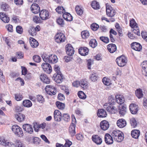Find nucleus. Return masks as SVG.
Returning <instances> with one entry per match:
<instances>
[{"label": "nucleus", "instance_id": "52", "mask_svg": "<svg viewBox=\"0 0 147 147\" xmlns=\"http://www.w3.org/2000/svg\"><path fill=\"white\" fill-rule=\"evenodd\" d=\"M56 11L59 14L63 13L64 9L62 6H58L55 9Z\"/></svg>", "mask_w": 147, "mask_h": 147}, {"label": "nucleus", "instance_id": "56", "mask_svg": "<svg viewBox=\"0 0 147 147\" xmlns=\"http://www.w3.org/2000/svg\"><path fill=\"white\" fill-rule=\"evenodd\" d=\"M15 99L17 101L21 100L23 98V96L22 95L19 93H17L15 95Z\"/></svg>", "mask_w": 147, "mask_h": 147}, {"label": "nucleus", "instance_id": "55", "mask_svg": "<svg viewBox=\"0 0 147 147\" xmlns=\"http://www.w3.org/2000/svg\"><path fill=\"white\" fill-rule=\"evenodd\" d=\"M100 40L105 43H108L109 42V39L107 37L102 36L100 37Z\"/></svg>", "mask_w": 147, "mask_h": 147}, {"label": "nucleus", "instance_id": "15", "mask_svg": "<svg viewBox=\"0 0 147 147\" xmlns=\"http://www.w3.org/2000/svg\"><path fill=\"white\" fill-rule=\"evenodd\" d=\"M54 119L55 121H60L61 120L62 118L60 111L58 110H55L54 113Z\"/></svg>", "mask_w": 147, "mask_h": 147}, {"label": "nucleus", "instance_id": "42", "mask_svg": "<svg viewBox=\"0 0 147 147\" xmlns=\"http://www.w3.org/2000/svg\"><path fill=\"white\" fill-rule=\"evenodd\" d=\"M73 17L69 13L65 12V20L67 21H71L72 20Z\"/></svg>", "mask_w": 147, "mask_h": 147}, {"label": "nucleus", "instance_id": "49", "mask_svg": "<svg viewBox=\"0 0 147 147\" xmlns=\"http://www.w3.org/2000/svg\"><path fill=\"white\" fill-rule=\"evenodd\" d=\"M28 32L29 34L32 36H34L36 35V32L35 30L33 27L30 28Z\"/></svg>", "mask_w": 147, "mask_h": 147}, {"label": "nucleus", "instance_id": "27", "mask_svg": "<svg viewBox=\"0 0 147 147\" xmlns=\"http://www.w3.org/2000/svg\"><path fill=\"white\" fill-rule=\"evenodd\" d=\"M116 102L119 104H122L125 101V98L121 95H117L115 96Z\"/></svg>", "mask_w": 147, "mask_h": 147}, {"label": "nucleus", "instance_id": "64", "mask_svg": "<svg viewBox=\"0 0 147 147\" xmlns=\"http://www.w3.org/2000/svg\"><path fill=\"white\" fill-rule=\"evenodd\" d=\"M65 142V147H69L72 144V142L68 139L66 140Z\"/></svg>", "mask_w": 147, "mask_h": 147}, {"label": "nucleus", "instance_id": "13", "mask_svg": "<svg viewBox=\"0 0 147 147\" xmlns=\"http://www.w3.org/2000/svg\"><path fill=\"white\" fill-rule=\"evenodd\" d=\"M76 126L75 124L71 123L69 128L68 131L69 133L72 137L74 136L76 134Z\"/></svg>", "mask_w": 147, "mask_h": 147}, {"label": "nucleus", "instance_id": "38", "mask_svg": "<svg viewBox=\"0 0 147 147\" xmlns=\"http://www.w3.org/2000/svg\"><path fill=\"white\" fill-rule=\"evenodd\" d=\"M92 7L94 9H98L100 8V5L99 3L96 1H93L91 3Z\"/></svg>", "mask_w": 147, "mask_h": 147}, {"label": "nucleus", "instance_id": "3", "mask_svg": "<svg viewBox=\"0 0 147 147\" xmlns=\"http://www.w3.org/2000/svg\"><path fill=\"white\" fill-rule=\"evenodd\" d=\"M103 107L104 108L110 113H115L117 109L113 104L106 103L103 105Z\"/></svg>", "mask_w": 147, "mask_h": 147}, {"label": "nucleus", "instance_id": "16", "mask_svg": "<svg viewBox=\"0 0 147 147\" xmlns=\"http://www.w3.org/2000/svg\"><path fill=\"white\" fill-rule=\"evenodd\" d=\"M30 9L32 12L35 14L37 13L40 11V8L36 3H33Z\"/></svg>", "mask_w": 147, "mask_h": 147}, {"label": "nucleus", "instance_id": "17", "mask_svg": "<svg viewBox=\"0 0 147 147\" xmlns=\"http://www.w3.org/2000/svg\"><path fill=\"white\" fill-rule=\"evenodd\" d=\"M109 134H106L105 135V140L107 144H111L113 143V141L112 137Z\"/></svg>", "mask_w": 147, "mask_h": 147}, {"label": "nucleus", "instance_id": "58", "mask_svg": "<svg viewBox=\"0 0 147 147\" xmlns=\"http://www.w3.org/2000/svg\"><path fill=\"white\" fill-rule=\"evenodd\" d=\"M14 109L15 112H22L23 110V109L22 107L18 105H16L14 107Z\"/></svg>", "mask_w": 147, "mask_h": 147}, {"label": "nucleus", "instance_id": "5", "mask_svg": "<svg viewBox=\"0 0 147 147\" xmlns=\"http://www.w3.org/2000/svg\"><path fill=\"white\" fill-rule=\"evenodd\" d=\"M116 61L118 66L123 67L126 64L127 59L125 56L122 55L117 58Z\"/></svg>", "mask_w": 147, "mask_h": 147}, {"label": "nucleus", "instance_id": "4", "mask_svg": "<svg viewBox=\"0 0 147 147\" xmlns=\"http://www.w3.org/2000/svg\"><path fill=\"white\" fill-rule=\"evenodd\" d=\"M11 129L15 134L20 136L23 135L22 129L17 125H14L12 126Z\"/></svg>", "mask_w": 147, "mask_h": 147}, {"label": "nucleus", "instance_id": "54", "mask_svg": "<svg viewBox=\"0 0 147 147\" xmlns=\"http://www.w3.org/2000/svg\"><path fill=\"white\" fill-rule=\"evenodd\" d=\"M130 123L131 126L134 128L137 126V123L136 120L134 118H131L130 119Z\"/></svg>", "mask_w": 147, "mask_h": 147}, {"label": "nucleus", "instance_id": "33", "mask_svg": "<svg viewBox=\"0 0 147 147\" xmlns=\"http://www.w3.org/2000/svg\"><path fill=\"white\" fill-rule=\"evenodd\" d=\"M107 48L108 51L111 53H113L115 52L117 49L116 45L113 44L108 45L107 46Z\"/></svg>", "mask_w": 147, "mask_h": 147}, {"label": "nucleus", "instance_id": "45", "mask_svg": "<svg viewBox=\"0 0 147 147\" xmlns=\"http://www.w3.org/2000/svg\"><path fill=\"white\" fill-rule=\"evenodd\" d=\"M102 82L104 84L107 86H109L111 84L110 80L106 77H104L103 78Z\"/></svg>", "mask_w": 147, "mask_h": 147}, {"label": "nucleus", "instance_id": "28", "mask_svg": "<svg viewBox=\"0 0 147 147\" xmlns=\"http://www.w3.org/2000/svg\"><path fill=\"white\" fill-rule=\"evenodd\" d=\"M141 65L142 67V73L145 76H147V61H144Z\"/></svg>", "mask_w": 147, "mask_h": 147}, {"label": "nucleus", "instance_id": "57", "mask_svg": "<svg viewBox=\"0 0 147 147\" xmlns=\"http://www.w3.org/2000/svg\"><path fill=\"white\" fill-rule=\"evenodd\" d=\"M36 98L37 101L40 103H42L44 102V98L41 95H38L37 96Z\"/></svg>", "mask_w": 147, "mask_h": 147}, {"label": "nucleus", "instance_id": "48", "mask_svg": "<svg viewBox=\"0 0 147 147\" xmlns=\"http://www.w3.org/2000/svg\"><path fill=\"white\" fill-rule=\"evenodd\" d=\"M9 5L6 3H2L1 5V9L4 11H6L8 9Z\"/></svg>", "mask_w": 147, "mask_h": 147}, {"label": "nucleus", "instance_id": "62", "mask_svg": "<svg viewBox=\"0 0 147 147\" xmlns=\"http://www.w3.org/2000/svg\"><path fill=\"white\" fill-rule=\"evenodd\" d=\"M15 145L17 147H22L24 146L22 142L18 140L16 141L15 142Z\"/></svg>", "mask_w": 147, "mask_h": 147}, {"label": "nucleus", "instance_id": "20", "mask_svg": "<svg viewBox=\"0 0 147 147\" xmlns=\"http://www.w3.org/2000/svg\"><path fill=\"white\" fill-rule=\"evenodd\" d=\"M23 128L24 131L29 133L31 134L33 132L32 127L29 124H24L23 125Z\"/></svg>", "mask_w": 147, "mask_h": 147}, {"label": "nucleus", "instance_id": "18", "mask_svg": "<svg viewBox=\"0 0 147 147\" xmlns=\"http://www.w3.org/2000/svg\"><path fill=\"white\" fill-rule=\"evenodd\" d=\"M109 123L107 121L104 120L102 121L100 123L101 128L103 130H106L109 127Z\"/></svg>", "mask_w": 147, "mask_h": 147}, {"label": "nucleus", "instance_id": "11", "mask_svg": "<svg viewBox=\"0 0 147 147\" xmlns=\"http://www.w3.org/2000/svg\"><path fill=\"white\" fill-rule=\"evenodd\" d=\"M55 40L57 43H61L64 41V34L61 33L57 34L55 36Z\"/></svg>", "mask_w": 147, "mask_h": 147}, {"label": "nucleus", "instance_id": "30", "mask_svg": "<svg viewBox=\"0 0 147 147\" xmlns=\"http://www.w3.org/2000/svg\"><path fill=\"white\" fill-rule=\"evenodd\" d=\"M79 86L84 89L87 88L88 87V83L85 80H82L80 81Z\"/></svg>", "mask_w": 147, "mask_h": 147}, {"label": "nucleus", "instance_id": "6", "mask_svg": "<svg viewBox=\"0 0 147 147\" xmlns=\"http://www.w3.org/2000/svg\"><path fill=\"white\" fill-rule=\"evenodd\" d=\"M45 89L46 92L49 95H54L56 93V89L54 86L47 85L46 86Z\"/></svg>", "mask_w": 147, "mask_h": 147}, {"label": "nucleus", "instance_id": "19", "mask_svg": "<svg viewBox=\"0 0 147 147\" xmlns=\"http://www.w3.org/2000/svg\"><path fill=\"white\" fill-rule=\"evenodd\" d=\"M129 110L132 114H135L138 111V106L135 104H131L129 106Z\"/></svg>", "mask_w": 147, "mask_h": 147}, {"label": "nucleus", "instance_id": "60", "mask_svg": "<svg viewBox=\"0 0 147 147\" xmlns=\"http://www.w3.org/2000/svg\"><path fill=\"white\" fill-rule=\"evenodd\" d=\"M16 29V32L18 33L21 34L23 33V29L21 26H17Z\"/></svg>", "mask_w": 147, "mask_h": 147}, {"label": "nucleus", "instance_id": "25", "mask_svg": "<svg viewBox=\"0 0 147 147\" xmlns=\"http://www.w3.org/2000/svg\"><path fill=\"white\" fill-rule=\"evenodd\" d=\"M97 115L100 117H104L107 116V113L104 109H98L97 112Z\"/></svg>", "mask_w": 147, "mask_h": 147}, {"label": "nucleus", "instance_id": "22", "mask_svg": "<svg viewBox=\"0 0 147 147\" xmlns=\"http://www.w3.org/2000/svg\"><path fill=\"white\" fill-rule=\"evenodd\" d=\"M40 79L42 81L46 84H49L50 80L47 76L44 74H42L40 76Z\"/></svg>", "mask_w": 147, "mask_h": 147}, {"label": "nucleus", "instance_id": "29", "mask_svg": "<svg viewBox=\"0 0 147 147\" xmlns=\"http://www.w3.org/2000/svg\"><path fill=\"white\" fill-rule=\"evenodd\" d=\"M15 118L19 122H21L24 121L25 118V115L21 113H19L18 114L15 115Z\"/></svg>", "mask_w": 147, "mask_h": 147}, {"label": "nucleus", "instance_id": "24", "mask_svg": "<svg viewBox=\"0 0 147 147\" xmlns=\"http://www.w3.org/2000/svg\"><path fill=\"white\" fill-rule=\"evenodd\" d=\"M92 139L93 142L97 144H100L102 142V138L98 135L92 136Z\"/></svg>", "mask_w": 147, "mask_h": 147}, {"label": "nucleus", "instance_id": "34", "mask_svg": "<svg viewBox=\"0 0 147 147\" xmlns=\"http://www.w3.org/2000/svg\"><path fill=\"white\" fill-rule=\"evenodd\" d=\"M49 63H51L54 64L56 63L58 61L57 56L54 55H51Z\"/></svg>", "mask_w": 147, "mask_h": 147}, {"label": "nucleus", "instance_id": "1", "mask_svg": "<svg viewBox=\"0 0 147 147\" xmlns=\"http://www.w3.org/2000/svg\"><path fill=\"white\" fill-rule=\"evenodd\" d=\"M123 134L119 130H114L112 133V136L115 140L117 142L122 141L124 139Z\"/></svg>", "mask_w": 147, "mask_h": 147}, {"label": "nucleus", "instance_id": "23", "mask_svg": "<svg viewBox=\"0 0 147 147\" xmlns=\"http://www.w3.org/2000/svg\"><path fill=\"white\" fill-rule=\"evenodd\" d=\"M88 51V49L86 47H82L79 49L78 50L79 53L82 56H86L87 55Z\"/></svg>", "mask_w": 147, "mask_h": 147}, {"label": "nucleus", "instance_id": "14", "mask_svg": "<svg viewBox=\"0 0 147 147\" xmlns=\"http://www.w3.org/2000/svg\"><path fill=\"white\" fill-rule=\"evenodd\" d=\"M0 144L3 145L5 147H14V144L11 142H9L4 139L0 140Z\"/></svg>", "mask_w": 147, "mask_h": 147}, {"label": "nucleus", "instance_id": "40", "mask_svg": "<svg viewBox=\"0 0 147 147\" xmlns=\"http://www.w3.org/2000/svg\"><path fill=\"white\" fill-rule=\"evenodd\" d=\"M81 35L83 38L86 39L89 37L90 34L88 31L85 30L82 32Z\"/></svg>", "mask_w": 147, "mask_h": 147}, {"label": "nucleus", "instance_id": "47", "mask_svg": "<svg viewBox=\"0 0 147 147\" xmlns=\"http://www.w3.org/2000/svg\"><path fill=\"white\" fill-rule=\"evenodd\" d=\"M32 142L33 143L36 145H38L40 142V140L38 137H34L32 139Z\"/></svg>", "mask_w": 147, "mask_h": 147}, {"label": "nucleus", "instance_id": "9", "mask_svg": "<svg viewBox=\"0 0 147 147\" xmlns=\"http://www.w3.org/2000/svg\"><path fill=\"white\" fill-rule=\"evenodd\" d=\"M41 66L43 70L47 73L49 74L52 71V68L49 64L46 63H43Z\"/></svg>", "mask_w": 147, "mask_h": 147}, {"label": "nucleus", "instance_id": "10", "mask_svg": "<svg viewBox=\"0 0 147 147\" xmlns=\"http://www.w3.org/2000/svg\"><path fill=\"white\" fill-rule=\"evenodd\" d=\"M66 52L69 56H72L74 53V48L70 44H68L65 47Z\"/></svg>", "mask_w": 147, "mask_h": 147}, {"label": "nucleus", "instance_id": "8", "mask_svg": "<svg viewBox=\"0 0 147 147\" xmlns=\"http://www.w3.org/2000/svg\"><path fill=\"white\" fill-rule=\"evenodd\" d=\"M49 15V12L46 10L43 9L40 11L39 16L42 20H46L48 19Z\"/></svg>", "mask_w": 147, "mask_h": 147}, {"label": "nucleus", "instance_id": "12", "mask_svg": "<svg viewBox=\"0 0 147 147\" xmlns=\"http://www.w3.org/2000/svg\"><path fill=\"white\" fill-rule=\"evenodd\" d=\"M63 76L61 73L55 74L53 76L55 81L57 83H60L63 81Z\"/></svg>", "mask_w": 147, "mask_h": 147}, {"label": "nucleus", "instance_id": "59", "mask_svg": "<svg viewBox=\"0 0 147 147\" xmlns=\"http://www.w3.org/2000/svg\"><path fill=\"white\" fill-rule=\"evenodd\" d=\"M91 27L92 30L95 31L98 29L99 28V26L96 23H93L91 25Z\"/></svg>", "mask_w": 147, "mask_h": 147}, {"label": "nucleus", "instance_id": "21", "mask_svg": "<svg viewBox=\"0 0 147 147\" xmlns=\"http://www.w3.org/2000/svg\"><path fill=\"white\" fill-rule=\"evenodd\" d=\"M131 48L135 51H140L142 49L141 45L139 43L136 42H134L131 45Z\"/></svg>", "mask_w": 147, "mask_h": 147}, {"label": "nucleus", "instance_id": "43", "mask_svg": "<svg viewBox=\"0 0 147 147\" xmlns=\"http://www.w3.org/2000/svg\"><path fill=\"white\" fill-rule=\"evenodd\" d=\"M57 107L61 110H63L64 109V104L60 102L57 101L56 102Z\"/></svg>", "mask_w": 147, "mask_h": 147}, {"label": "nucleus", "instance_id": "7", "mask_svg": "<svg viewBox=\"0 0 147 147\" xmlns=\"http://www.w3.org/2000/svg\"><path fill=\"white\" fill-rule=\"evenodd\" d=\"M106 9L107 14L108 16L111 17L114 16L115 14V10L110 5L108 4H106Z\"/></svg>", "mask_w": 147, "mask_h": 147}, {"label": "nucleus", "instance_id": "31", "mask_svg": "<svg viewBox=\"0 0 147 147\" xmlns=\"http://www.w3.org/2000/svg\"><path fill=\"white\" fill-rule=\"evenodd\" d=\"M0 18L4 23H7L9 21V18L4 13H0Z\"/></svg>", "mask_w": 147, "mask_h": 147}, {"label": "nucleus", "instance_id": "41", "mask_svg": "<svg viewBox=\"0 0 147 147\" xmlns=\"http://www.w3.org/2000/svg\"><path fill=\"white\" fill-rule=\"evenodd\" d=\"M51 55H48L46 54H43L42 56V57L43 59V60L45 62H49V58H50Z\"/></svg>", "mask_w": 147, "mask_h": 147}, {"label": "nucleus", "instance_id": "53", "mask_svg": "<svg viewBox=\"0 0 147 147\" xmlns=\"http://www.w3.org/2000/svg\"><path fill=\"white\" fill-rule=\"evenodd\" d=\"M78 95L79 97L82 99H85L86 98V96L82 91H79L78 93Z\"/></svg>", "mask_w": 147, "mask_h": 147}, {"label": "nucleus", "instance_id": "63", "mask_svg": "<svg viewBox=\"0 0 147 147\" xmlns=\"http://www.w3.org/2000/svg\"><path fill=\"white\" fill-rule=\"evenodd\" d=\"M33 21L36 23H40L41 22V20L40 18L36 16H35L34 17Z\"/></svg>", "mask_w": 147, "mask_h": 147}, {"label": "nucleus", "instance_id": "2", "mask_svg": "<svg viewBox=\"0 0 147 147\" xmlns=\"http://www.w3.org/2000/svg\"><path fill=\"white\" fill-rule=\"evenodd\" d=\"M130 26L132 28V31L133 32L138 35H140V34L139 30L137 26V24L135 20L132 19L130 21Z\"/></svg>", "mask_w": 147, "mask_h": 147}, {"label": "nucleus", "instance_id": "50", "mask_svg": "<svg viewBox=\"0 0 147 147\" xmlns=\"http://www.w3.org/2000/svg\"><path fill=\"white\" fill-rule=\"evenodd\" d=\"M57 22L61 26L63 27L64 24L63 19L59 18L57 20Z\"/></svg>", "mask_w": 147, "mask_h": 147}, {"label": "nucleus", "instance_id": "51", "mask_svg": "<svg viewBox=\"0 0 147 147\" xmlns=\"http://www.w3.org/2000/svg\"><path fill=\"white\" fill-rule=\"evenodd\" d=\"M77 14L79 15H81L83 13V10L79 6H76L75 8Z\"/></svg>", "mask_w": 147, "mask_h": 147}, {"label": "nucleus", "instance_id": "36", "mask_svg": "<svg viewBox=\"0 0 147 147\" xmlns=\"http://www.w3.org/2000/svg\"><path fill=\"white\" fill-rule=\"evenodd\" d=\"M135 94L137 97L139 99L142 98L143 94L142 90L140 88H138L136 90L135 92Z\"/></svg>", "mask_w": 147, "mask_h": 147}, {"label": "nucleus", "instance_id": "61", "mask_svg": "<svg viewBox=\"0 0 147 147\" xmlns=\"http://www.w3.org/2000/svg\"><path fill=\"white\" fill-rule=\"evenodd\" d=\"M33 59L34 61L36 62H39L41 61L40 57L38 55H36L33 56Z\"/></svg>", "mask_w": 147, "mask_h": 147}, {"label": "nucleus", "instance_id": "44", "mask_svg": "<svg viewBox=\"0 0 147 147\" xmlns=\"http://www.w3.org/2000/svg\"><path fill=\"white\" fill-rule=\"evenodd\" d=\"M97 44L96 40L94 39H91L89 42L90 46L93 48H95L97 46Z\"/></svg>", "mask_w": 147, "mask_h": 147}, {"label": "nucleus", "instance_id": "26", "mask_svg": "<svg viewBox=\"0 0 147 147\" xmlns=\"http://www.w3.org/2000/svg\"><path fill=\"white\" fill-rule=\"evenodd\" d=\"M126 123L125 120L122 119H119L117 122V124L118 126L121 128L124 127L126 125Z\"/></svg>", "mask_w": 147, "mask_h": 147}, {"label": "nucleus", "instance_id": "46", "mask_svg": "<svg viewBox=\"0 0 147 147\" xmlns=\"http://www.w3.org/2000/svg\"><path fill=\"white\" fill-rule=\"evenodd\" d=\"M90 79L92 81L95 82L97 80V76L95 73H94L90 75Z\"/></svg>", "mask_w": 147, "mask_h": 147}, {"label": "nucleus", "instance_id": "32", "mask_svg": "<svg viewBox=\"0 0 147 147\" xmlns=\"http://www.w3.org/2000/svg\"><path fill=\"white\" fill-rule=\"evenodd\" d=\"M30 43L32 47L33 48H36L38 45L37 41L34 38L30 37L29 39Z\"/></svg>", "mask_w": 147, "mask_h": 147}, {"label": "nucleus", "instance_id": "39", "mask_svg": "<svg viewBox=\"0 0 147 147\" xmlns=\"http://www.w3.org/2000/svg\"><path fill=\"white\" fill-rule=\"evenodd\" d=\"M23 105L25 107H29L32 106V104L30 100H26L23 101Z\"/></svg>", "mask_w": 147, "mask_h": 147}, {"label": "nucleus", "instance_id": "35", "mask_svg": "<svg viewBox=\"0 0 147 147\" xmlns=\"http://www.w3.org/2000/svg\"><path fill=\"white\" fill-rule=\"evenodd\" d=\"M140 134V131L139 130L135 129L132 130L131 132L132 136L134 138L137 139L139 137Z\"/></svg>", "mask_w": 147, "mask_h": 147}, {"label": "nucleus", "instance_id": "37", "mask_svg": "<svg viewBox=\"0 0 147 147\" xmlns=\"http://www.w3.org/2000/svg\"><path fill=\"white\" fill-rule=\"evenodd\" d=\"M119 111L120 114L123 116L126 113V108L123 105L119 107Z\"/></svg>", "mask_w": 147, "mask_h": 147}]
</instances>
